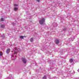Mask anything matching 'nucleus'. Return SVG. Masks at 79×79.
<instances>
[{
  "label": "nucleus",
  "mask_w": 79,
  "mask_h": 79,
  "mask_svg": "<svg viewBox=\"0 0 79 79\" xmlns=\"http://www.w3.org/2000/svg\"><path fill=\"white\" fill-rule=\"evenodd\" d=\"M45 18H42L39 21V23L40 24H43L44 23V22H45Z\"/></svg>",
  "instance_id": "obj_1"
},
{
  "label": "nucleus",
  "mask_w": 79,
  "mask_h": 79,
  "mask_svg": "<svg viewBox=\"0 0 79 79\" xmlns=\"http://www.w3.org/2000/svg\"><path fill=\"white\" fill-rule=\"evenodd\" d=\"M13 50L14 51V54H16L17 52L20 51V49L17 48H15Z\"/></svg>",
  "instance_id": "obj_2"
},
{
  "label": "nucleus",
  "mask_w": 79,
  "mask_h": 79,
  "mask_svg": "<svg viewBox=\"0 0 79 79\" xmlns=\"http://www.w3.org/2000/svg\"><path fill=\"white\" fill-rule=\"evenodd\" d=\"M21 59L22 61L24 63H26V59L23 58H22Z\"/></svg>",
  "instance_id": "obj_3"
},
{
  "label": "nucleus",
  "mask_w": 79,
  "mask_h": 79,
  "mask_svg": "<svg viewBox=\"0 0 79 79\" xmlns=\"http://www.w3.org/2000/svg\"><path fill=\"white\" fill-rule=\"evenodd\" d=\"M12 58L13 60H15L16 58V56L15 55V56H12Z\"/></svg>",
  "instance_id": "obj_4"
},
{
  "label": "nucleus",
  "mask_w": 79,
  "mask_h": 79,
  "mask_svg": "<svg viewBox=\"0 0 79 79\" xmlns=\"http://www.w3.org/2000/svg\"><path fill=\"white\" fill-rule=\"evenodd\" d=\"M59 42L60 41L58 40H56L55 41V43L56 44H58Z\"/></svg>",
  "instance_id": "obj_5"
},
{
  "label": "nucleus",
  "mask_w": 79,
  "mask_h": 79,
  "mask_svg": "<svg viewBox=\"0 0 79 79\" xmlns=\"http://www.w3.org/2000/svg\"><path fill=\"white\" fill-rule=\"evenodd\" d=\"M10 49H7L6 51V52L7 53H10Z\"/></svg>",
  "instance_id": "obj_6"
},
{
  "label": "nucleus",
  "mask_w": 79,
  "mask_h": 79,
  "mask_svg": "<svg viewBox=\"0 0 79 79\" xmlns=\"http://www.w3.org/2000/svg\"><path fill=\"white\" fill-rule=\"evenodd\" d=\"M18 9V7H15L14 9V11H17Z\"/></svg>",
  "instance_id": "obj_7"
},
{
  "label": "nucleus",
  "mask_w": 79,
  "mask_h": 79,
  "mask_svg": "<svg viewBox=\"0 0 79 79\" xmlns=\"http://www.w3.org/2000/svg\"><path fill=\"white\" fill-rule=\"evenodd\" d=\"M10 76H11V74H10V75H9V76H10V79H14L13 78V77H10ZM7 79H9V77H7Z\"/></svg>",
  "instance_id": "obj_8"
},
{
  "label": "nucleus",
  "mask_w": 79,
  "mask_h": 79,
  "mask_svg": "<svg viewBox=\"0 0 79 79\" xmlns=\"http://www.w3.org/2000/svg\"><path fill=\"white\" fill-rule=\"evenodd\" d=\"M30 40L31 42H33V38H31Z\"/></svg>",
  "instance_id": "obj_9"
},
{
  "label": "nucleus",
  "mask_w": 79,
  "mask_h": 79,
  "mask_svg": "<svg viewBox=\"0 0 79 79\" xmlns=\"http://www.w3.org/2000/svg\"><path fill=\"white\" fill-rule=\"evenodd\" d=\"M1 27L2 28H4V27H5V25H2L1 26Z\"/></svg>",
  "instance_id": "obj_10"
},
{
  "label": "nucleus",
  "mask_w": 79,
  "mask_h": 79,
  "mask_svg": "<svg viewBox=\"0 0 79 79\" xmlns=\"http://www.w3.org/2000/svg\"><path fill=\"white\" fill-rule=\"evenodd\" d=\"M70 61L71 63H72L73 61V60L72 59H70Z\"/></svg>",
  "instance_id": "obj_11"
},
{
  "label": "nucleus",
  "mask_w": 79,
  "mask_h": 79,
  "mask_svg": "<svg viewBox=\"0 0 79 79\" xmlns=\"http://www.w3.org/2000/svg\"><path fill=\"white\" fill-rule=\"evenodd\" d=\"M0 20L1 21H4V19L3 18H1L0 19Z\"/></svg>",
  "instance_id": "obj_12"
},
{
  "label": "nucleus",
  "mask_w": 79,
  "mask_h": 79,
  "mask_svg": "<svg viewBox=\"0 0 79 79\" xmlns=\"http://www.w3.org/2000/svg\"><path fill=\"white\" fill-rule=\"evenodd\" d=\"M43 79H45L47 78V76H44V77H43Z\"/></svg>",
  "instance_id": "obj_13"
},
{
  "label": "nucleus",
  "mask_w": 79,
  "mask_h": 79,
  "mask_svg": "<svg viewBox=\"0 0 79 79\" xmlns=\"http://www.w3.org/2000/svg\"><path fill=\"white\" fill-rule=\"evenodd\" d=\"M2 37H3V38H5V35H4V34H3L2 35Z\"/></svg>",
  "instance_id": "obj_14"
},
{
  "label": "nucleus",
  "mask_w": 79,
  "mask_h": 79,
  "mask_svg": "<svg viewBox=\"0 0 79 79\" xmlns=\"http://www.w3.org/2000/svg\"><path fill=\"white\" fill-rule=\"evenodd\" d=\"M20 39H23L24 38V36H21L20 37Z\"/></svg>",
  "instance_id": "obj_15"
},
{
  "label": "nucleus",
  "mask_w": 79,
  "mask_h": 79,
  "mask_svg": "<svg viewBox=\"0 0 79 79\" xmlns=\"http://www.w3.org/2000/svg\"><path fill=\"white\" fill-rule=\"evenodd\" d=\"M18 6V4L14 5V6Z\"/></svg>",
  "instance_id": "obj_16"
},
{
  "label": "nucleus",
  "mask_w": 79,
  "mask_h": 79,
  "mask_svg": "<svg viewBox=\"0 0 79 79\" xmlns=\"http://www.w3.org/2000/svg\"><path fill=\"white\" fill-rule=\"evenodd\" d=\"M2 56V52H0V56Z\"/></svg>",
  "instance_id": "obj_17"
},
{
  "label": "nucleus",
  "mask_w": 79,
  "mask_h": 79,
  "mask_svg": "<svg viewBox=\"0 0 79 79\" xmlns=\"http://www.w3.org/2000/svg\"><path fill=\"white\" fill-rule=\"evenodd\" d=\"M66 28H64L63 29V31H66Z\"/></svg>",
  "instance_id": "obj_18"
},
{
  "label": "nucleus",
  "mask_w": 79,
  "mask_h": 79,
  "mask_svg": "<svg viewBox=\"0 0 79 79\" xmlns=\"http://www.w3.org/2000/svg\"><path fill=\"white\" fill-rule=\"evenodd\" d=\"M37 1L38 2H40V0H37Z\"/></svg>",
  "instance_id": "obj_19"
},
{
  "label": "nucleus",
  "mask_w": 79,
  "mask_h": 79,
  "mask_svg": "<svg viewBox=\"0 0 79 79\" xmlns=\"http://www.w3.org/2000/svg\"><path fill=\"white\" fill-rule=\"evenodd\" d=\"M60 20H61V21H62V20H63V19H62Z\"/></svg>",
  "instance_id": "obj_20"
},
{
  "label": "nucleus",
  "mask_w": 79,
  "mask_h": 79,
  "mask_svg": "<svg viewBox=\"0 0 79 79\" xmlns=\"http://www.w3.org/2000/svg\"><path fill=\"white\" fill-rule=\"evenodd\" d=\"M24 37H26V36H24Z\"/></svg>",
  "instance_id": "obj_21"
}]
</instances>
